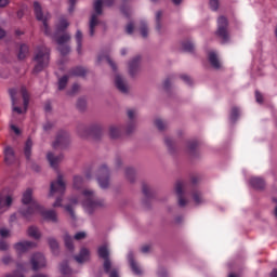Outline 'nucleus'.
<instances>
[{
    "label": "nucleus",
    "mask_w": 277,
    "mask_h": 277,
    "mask_svg": "<svg viewBox=\"0 0 277 277\" xmlns=\"http://www.w3.org/2000/svg\"><path fill=\"white\" fill-rule=\"evenodd\" d=\"M81 196V201L79 197H70L68 203L64 206V211L70 215V217H75V209H77L79 202L84 213H88V215H92L96 209L105 207V200L96 196V192L92 188H82Z\"/></svg>",
    "instance_id": "1"
},
{
    "label": "nucleus",
    "mask_w": 277,
    "mask_h": 277,
    "mask_svg": "<svg viewBox=\"0 0 277 277\" xmlns=\"http://www.w3.org/2000/svg\"><path fill=\"white\" fill-rule=\"evenodd\" d=\"M12 111L13 114H25L27 106L29 105V95L25 89L19 92L17 89H11L10 91Z\"/></svg>",
    "instance_id": "2"
},
{
    "label": "nucleus",
    "mask_w": 277,
    "mask_h": 277,
    "mask_svg": "<svg viewBox=\"0 0 277 277\" xmlns=\"http://www.w3.org/2000/svg\"><path fill=\"white\" fill-rule=\"evenodd\" d=\"M22 203L24 208L19 209V213L24 215V217H29V215H36L37 209L40 208V203L34 198V189L26 188L22 194Z\"/></svg>",
    "instance_id": "3"
},
{
    "label": "nucleus",
    "mask_w": 277,
    "mask_h": 277,
    "mask_svg": "<svg viewBox=\"0 0 277 277\" xmlns=\"http://www.w3.org/2000/svg\"><path fill=\"white\" fill-rule=\"evenodd\" d=\"M116 0H94L93 12L90 18V34L94 36V27L98 25V16H103L105 8H113Z\"/></svg>",
    "instance_id": "4"
},
{
    "label": "nucleus",
    "mask_w": 277,
    "mask_h": 277,
    "mask_svg": "<svg viewBox=\"0 0 277 277\" xmlns=\"http://www.w3.org/2000/svg\"><path fill=\"white\" fill-rule=\"evenodd\" d=\"M34 74L42 72V69L49 66V48L39 45L35 50Z\"/></svg>",
    "instance_id": "5"
},
{
    "label": "nucleus",
    "mask_w": 277,
    "mask_h": 277,
    "mask_svg": "<svg viewBox=\"0 0 277 277\" xmlns=\"http://www.w3.org/2000/svg\"><path fill=\"white\" fill-rule=\"evenodd\" d=\"M216 25V36H219L223 44L230 42V32L228 31V18H226V16L224 15L219 16Z\"/></svg>",
    "instance_id": "6"
},
{
    "label": "nucleus",
    "mask_w": 277,
    "mask_h": 277,
    "mask_svg": "<svg viewBox=\"0 0 277 277\" xmlns=\"http://www.w3.org/2000/svg\"><path fill=\"white\" fill-rule=\"evenodd\" d=\"M128 266L134 276H144V267L135 260V253L133 251L128 252L127 256Z\"/></svg>",
    "instance_id": "7"
},
{
    "label": "nucleus",
    "mask_w": 277,
    "mask_h": 277,
    "mask_svg": "<svg viewBox=\"0 0 277 277\" xmlns=\"http://www.w3.org/2000/svg\"><path fill=\"white\" fill-rule=\"evenodd\" d=\"M88 237V232H77L74 237L70 236V234L68 233H65L63 235V239H64V242H65V246L66 248H68V250H75V242H74V239L76 241H83V239H85Z\"/></svg>",
    "instance_id": "8"
},
{
    "label": "nucleus",
    "mask_w": 277,
    "mask_h": 277,
    "mask_svg": "<svg viewBox=\"0 0 277 277\" xmlns=\"http://www.w3.org/2000/svg\"><path fill=\"white\" fill-rule=\"evenodd\" d=\"M66 192V182L64 177L58 174L56 180L51 183L49 196L53 197L55 194H64Z\"/></svg>",
    "instance_id": "9"
},
{
    "label": "nucleus",
    "mask_w": 277,
    "mask_h": 277,
    "mask_svg": "<svg viewBox=\"0 0 277 277\" xmlns=\"http://www.w3.org/2000/svg\"><path fill=\"white\" fill-rule=\"evenodd\" d=\"M92 259V251L88 246H81L78 253L74 255V260L76 263H88Z\"/></svg>",
    "instance_id": "10"
},
{
    "label": "nucleus",
    "mask_w": 277,
    "mask_h": 277,
    "mask_svg": "<svg viewBox=\"0 0 277 277\" xmlns=\"http://www.w3.org/2000/svg\"><path fill=\"white\" fill-rule=\"evenodd\" d=\"M30 265L32 269H42V267H47V258L41 252L34 253L30 256Z\"/></svg>",
    "instance_id": "11"
},
{
    "label": "nucleus",
    "mask_w": 277,
    "mask_h": 277,
    "mask_svg": "<svg viewBox=\"0 0 277 277\" xmlns=\"http://www.w3.org/2000/svg\"><path fill=\"white\" fill-rule=\"evenodd\" d=\"M54 39L56 40L58 44V51L63 53V55H66L70 51V48H68V40H70V35L68 34H63V35H55Z\"/></svg>",
    "instance_id": "12"
},
{
    "label": "nucleus",
    "mask_w": 277,
    "mask_h": 277,
    "mask_svg": "<svg viewBox=\"0 0 277 277\" xmlns=\"http://www.w3.org/2000/svg\"><path fill=\"white\" fill-rule=\"evenodd\" d=\"M190 202L195 205V207H202V205H207V199L202 196V190L198 188H193L189 193Z\"/></svg>",
    "instance_id": "13"
},
{
    "label": "nucleus",
    "mask_w": 277,
    "mask_h": 277,
    "mask_svg": "<svg viewBox=\"0 0 277 277\" xmlns=\"http://www.w3.org/2000/svg\"><path fill=\"white\" fill-rule=\"evenodd\" d=\"M247 184L253 189H265V180L261 176L251 175L247 177Z\"/></svg>",
    "instance_id": "14"
},
{
    "label": "nucleus",
    "mask_w": 277,
    "mask_h": 277,
    "mask_svg": "<svg viewBox=\"0 0 277 277\" xmlns=\"http://www.w3.org/2000/svg\"><path fill=\"white\" fill-rule=\"evenodd\" d=\"M208 61L212 68H222V60L220 58V52H217V50L208 51Z\"/></svg>",
    "instance_id": "15"
},
{
    "label": "nucleus",
    "mask_w": 277,
    "mask_h": 277,
    "mask_svg": "<svg viewBox=\"0 0 277 277\" xmlns=\"http://www.w3.org/2000/svg\"><path fill=\"white\" fill-rule=\"evenodd\" d=\"M14 202V197L12 195L0 196V215H3L6 211H10V207Z\"/></svg>",
    "instance_id": "16"
},
{
    "label": "nucleus",
    "mask_w": 277,
    "mask_h": 277,
    "mask_svg": "<svg viewBox=\"0 0 277 277\" xmlns=\"http://www.w3.org/2000/svg\"><path fill=\"white\" fill-rule=\"evenodd\" d=\"M140 62H142L141 56H134L129 63H128V74L130 77H135L137 72H140Z\"/></svg>",
    "instance_id": "17"
},
{
    "label": "nucleus",
    "mask_w": 277,
    "mask_h": 277,
    "mask_svg": "<svg viewBox=\"0 0 277 277\" xmlns=\"http://www.w3.org/2000/svg\"><path fill=\"white\" fill-rule=\"evenodd\" d=\"M36 247V243L29 240H22L14 245V250L17 254H25L28 250Z\"/></svg>",
    "instance_id": "18"
},
{
    "label": "nucleus",
    "mask_w": 277,
    "mask_h": 277,
    "mask_svg": "<svg viewBox=\"0 0 277 277\" xmlns=\"http://www.w3.org/2000/svg\"><path fill=\"white\" fill-rule=\"evenodd\" d=\"M40 208L41 209L36 210V213L42 215V217L49 222H57V212H55V210H47L41 205Z\"/></svg>",
    "instance_id": "19"
},
{
    "label": "nucleus",
    "mask_w": 277,
    "mask_h": 277,
    "mask_svg": "<svg viewBox=\"0 0 277 277\" xmlns=\"http://www.w3.org/2000/svg\"><path fill=\"white\" fill-rule=\"evenodd\" d=\"M104 269L108 274V277H120V269L114 266V263H111V260H106L104 262Z\"/></svg>",
    "instance_id": "20"
},
{
    "label": "nucleus",
    "mask_w": 277,
    "mask_h": 277,
    "mask_svg": "<svg viewBox=\"0 0 277 277\" xmlns=\"http://www.w3.org/2000/svg\"><path fill=\"white\" fill-rule=\"evenodd\" d=\"M4 162L10 166L13 161H16V154H14V148L10 145L3 148Z\"/></svg>",
    "instance_id": "21"
},
{
    "label": "nucleus",
    "mask_w": 277,
    "mask_h": 277,
    "mask_svg": "<svg viewBox=\"0 0 277 277\" xmlns=\"http://www.w3.org/2000/svg\"><path fill=\"white\" fill-rule=\"evenodd\" d=\"M107 168H104L100 171L97 183L102 189H107V187H109V176H107Z\"/></svg>",
    "instance_id": "22"
},
{
    "label": "nucleus",
    "mask_w": 277,
    "mask_h": 277,
    "mask_svg": "<svg viewBox=\"0 0 277 277\" xmlns=\"http://www.w3.org/2000/svg\"><path fill=\"white\" fill-rule=\"evenodd\" d=\"M115 87L119 92H129V84L127 83V80L122 77V75L117 74L115 76Z\"/></svg>",
    "instance_id": "23"
},
{
    "label": "nucleus",
    "mask_w": 277,
    "mask_h": 277,
    "mask_svg": "<svg viewBox=\"0 0 277 277\" xmlns=\"http://www.w3.org/2000/svg\"><path fill=\"white\" fill-rule=\"evenodd\" d=\"M47 159L52 168H57L58 163L64 161V155H55V153L50 151L47 154Z\"/></svg>",
    "instance_id": "24"
},
{
    "label": "nucleus",
    "mask_w": 277,
    "mask_h": 277,
    "mask_svg": "<svg viewBox=\"0 0 277 277\" xmlns=\"http://www.w3.org/2000/svg\"><path fill=\"white\" fill-rule=\"evenodd\" d=\"M17 269L11 274H8L5 277H25V267H29V263L19 262L17 263Z\"/></svg>",
    "instance_id": "25"
},
{
    "label": "nucleus",
    "mask_w": 277,
    "mask_h": 277,
    "mask_svg": "<svg viewBox=\"0 0 277 277\" xmlns=\"http://www.w3.org/2000/svg\"><path fill=\"white\" fill-rule=\"evenodd\" d=\"M97 254L101 259H104V263H105V261H110L109 260V243L101 245L97 249Z\"/></svg>",
    "instance_id": "26"
},
{
    "label": "nucleus",
    "mask_w": 277,
    "mask_h": 277,
    "mask_svg": "<svg viewBox=\"0 0 277 277\" xmlns=\"http://www.w3.org/2000/svg\"><path fill=\"white\" fill-rule=\"evenodd\" d=\"M85 179H88V175H75L72 180V187L77 192L83 187V183H85Z\"/></svg>",
    "instance_id": "27"
},
{
    "label": "nucleus",
    "mask_w": 277,
    "mask_h": 277,
    "mask_svg": "<svg viewBox=\"0 0 277 277\" xmlns=\"http://www.w3.org/2000/svg\"><path fill=\"white\" fill-rule=\"evenodd\" d=\"M34 8H35V14L38 18V21H42L44 27H47V17L44 16V14L42 13V6L40 5V3L35 2L34 3Z\"/></svg>",
    "instance_id": "28"
},
{
    "label": "nucleus",
    "mask_w": 277,
    "mask_h": 277,
    "mask_svg": "<svg viewBox=\"0 0 277 277\" xmlns=\"http://www.w3.org/2000/svg\"><path fill=\"white\" fill-rule=\"evenodd\" d=\"M240 117H241V108L237 106L232 107L229 113L230 122H237V120H239Z\"/></svg>",
    "instance_id": "29"
},
{
    "label": "nucleus",
    "mask_w": 277,
    "mask_h": 277,
    "mask_svg": "<svg viewBox=\"0 0 277 277\" xmlns=\"http://www.w3.org/2000/svg\"><path fill=\"white\" fill-rule=\"evenodd\" d=\"M28 237H31L32 239H40L42 237V234L40 233V229L36 226H30L27 229Z\"/></svg>",
    "instance_id": "30"
},
{
    "label": "nucleus",
    "mask_w": 277,
    "mask_h": 277,
    "mask_svg": "<svg viewBox=\"0 0 277 277\" xmlns=\"http://www.w3.org/2000/svg\"><path fill=\"white\" fill-rule=\"evenodd\" d=\"M138 31H140L141 36H143V38H146V36H148V34H149L148 22L141 21L138 24Z\"/></svg>",
    "instance_id": "31"
},
{
    "label": "nucleus",
    "mask_w": 277,
    "mask_h": 277,
    "mask_svg": "<svg viewBox=\"0 0 277 277\" xmlns=\"http://www.w3.org/2000/svg\"><path fill=\"white\" fill-rule=\"evenodd\" d=\"M175 196H183L185 195V183L176 182L174 185Z\"/></svg>",
    "instance_id": "32"
},
{
    "label": "nucleus",
    "mask_w": 277,
    "mask_h": 277,
    "mask_svg": "<svg viewBox=\"0 0 277 277\" xmlns=\"http://www.w3.org/2000/svg\"><path fill=\"white\" fill-rule=\"evenodd\" d=\"M154 124L156 129H158L159 131H163L164 129L168 128V121L161 118L155 119Z\"/></svg>",
    "instance_id": "33"
},
{
    "label": "nucleus",
    "mask_w": 277,
    "mask_h": 277,
    "mask_svg": "<svg viewBox=\"0 0 277 277\" xmlns=\"http://www.w3.org/2000/svg\"><path fill=\"white\" fill-rule=\"evenodd\" d=\"M32 146H34V142H31V140H27L24 146V155L26 159H29V157H31Z\"/></svg>",
    "instance_id": "34"
},
{
    "label": "nucleus",
    "mask_w": 277,
    "mask_h": 277,
    "mask_svg": "<svg viewBox=\"0 0 277 277\" xmlns=\"http://www.w3.org/2000/svg\"><path fill=\"white\" fill-rule=\"evenodd\" d=\"M194 47H196V43L192 39H185L182 42V48L184 51H194Z\"/></svg>",
    "instance_id": "35"
},
{
    "label": "nucleus",
    "mask_w": 277,
    "mask_h": 277,
    "mask_svg": "<svg viewBox=\"0 0 277 277\" xmlns=\"http://www.w3.org/2000/svg\"><path fill=\"white\" fill-rule=\"evenodd\" d=\"M161 18H163V11H156L155 22L157 31H161Z\"/></svg>",
    "instance_id": "36"
},
{
    "label": "nucleus",
    "mask_w": 277,
    "mask_h": 277,
    "mask_svg": "<svg viewBox=\"0 0 277 277\" xmlns=\"http://www.w3.org/2000/svg\"><path fill=\"white\" fill-rule=\"evenodd\" d=\"M179 207H187L189 205V198H187V195H179L176 197Z\"/></svg>",
    "instance_id": "37"
},
{
    "label": "nucleus",
    "mask_w": 277,
    "mask_h": 277,
    "mask_svg": "<svg viewBox=\"0 0 277 277\" xmlns=\"http://www.w3.org/2000/svg\"><path fill=\"white\" fill-rule=\"evenodd\" d=\"M28 53H29V47H27V44H22L19 47L18 58L25 60Z\"/></svg>",
    "instance_id": "38"
},
{
    "label": "nucleus",
    "mask_w": 277,
    "mask_h": 277,
    "mask_svg": "<svg viewBox=\"0 0 277 277\" xmlns=\"http://www.w3.org/2000/svg\"><path fill=\"white\" fill-rule=\"evenodd\" d=\"M141 254H150L153 252V245L150 243H143L140 247Z\"/></svg>",
    "instance_id": "39"
},
{
    "label": "nucleus",
    "mask_w": 277,
    "mask_h": 277,
    "mask_svg": "<svg viewBox=\"0 0 277 277\" xmlns=\"http://www.w3.org/2000/svg\"><path fill=\"white\" fill-rule=\"evenodd\" d=\"M48 243H49L52 252L55 254V252H57V249L60 248V243L57 242V240L53 237H50L48 239Z\"/></svg>",
    "instance_id": "40"
},
{
    "label": "nucleus",
    "mask_w": 277,
    "mask_h": 277,
    "mask_svg": "<svg viewBox=\"0 0 277 277\" xmlns=\"http://www.w3.org/2000/svg\"><path fill=\"white\" fill-rule=\"evenodd\" d=\"M110 137H118L120 135V126L113 124L108 129Z\"/></svg>",
    "instance_id": "41"
},
{
    "label": "nucleus",
    "mask_w": 277,
    "mask_h": 277,
    "mask_svg": "<svg viewBox=\"0 0 277 277\" xmlns=\"http://www.w3.org/2000/svg\"><path fill=\"white\" fill-rule=\"evenodd\" d=\"M68 25H70V23H68V19H66V17L61 18L57 24L58 31H64V29H66Z\"/></svg>",
    "instance_id": "42"
},
{
    "label": "nucleus",
    "mask_w": 277,
    "mask_h": 277,
    "mask_svg": "<svg viewBox=\"0 0 277 277\" xmlns=\"http://www.w3.org/2000/svg\"><path fill=\"white\" fill-rule=\"evenodd\" d=\"M83 39V34L80 30L76 32L77 52L81 53V40Z\"/></svg>",
    "instance_id": "43"
},
{
    "label": "nucleus",
    "mask_w": 277,
    "mask_h": 277,
    "mask_svg": "<svg viewBox=\"0 0 277 277\" xmlns=\"http://www.w3.org/2000/svg\"><path fill=\"white\" fill-rule=\"evenodd\" d=\"M60 272L61 274H70V268H68L67 262H63L60 264Z\"/></svg>",
    "instance_id": "44"
},
{
    "label": "nucleus",
    "mask_w": 277,
    "mask_h": 277,
    "mask_svg": "<svg viewBox=\"0 0 277 277\" xmlns=\"http://www.w3.org/2000/svg\"><path fill=\"white\" fill-rule=\"evenodd\" d=\"M68 83V76H64L58 80V90H64Z\"/></svg>",
    "instance_id": "45"
},
{
    "label": "nucleus",
    "mask_w": 277,
    "mask_h": 277,
    "mask_svg": "<svg viewBox=\"0 0 277 277\" xmlns=\"http://www.w3.org/2000/svg\"><path fill=\"white\" fill-rule=\"evenodd\" d=\"M209 5L210 9L213 10V12H215L220 8V0H210Z\"/></svg>",
    "instance_id": "46"
},
{
    "label": "nucleus",
    "mask_w": 277,
    "mask_h": 277,
    "mask_svg": "<svg viewBox=\"0 0 277 277\" xmlns=\"http://www.w3.org/2000/svg\"><path fill=\"white\" fill-rule=\"evenodd\" d=\"M10 235H11L10 229H8L5 227L0 228V237L6 238V237H10Z\"/></svg>",
    "instance_id": "47"
},
{
    "label": "nucleus",
    "mask_w": 277,
    "mask_h": 277,
    "mask_svg": "<svg viewBox=\"0 0 277 277\" xmlns=\"http://www.w3.org/2000/svg\"><path fill=\"white\" fill-rule=\"evenodd\" d=\"M135 24L133 22H130L126 27V31L127 34H133V31H135Z\"/></svg>",
    "instance_id": "48"
},
{
    "label": "nucleus",
    "mask_w": 277,
    "mask_h": 277,
    "mask_svg": "<svg viewBox=\"0 0 277 277\" xmlns=\"http://www.w3.org/2000/svg\"><path fill=\"white\" fill-rule=\"evenodd\" d=\"M128 118H130V120H133L134 118H137V110L136 109H128Z\"/></svg>",
    "instance_id": "49"
},
{
    "label": "nucleus",
    "mask_w": 277,
    "mask_h": 277,
    "mask_svg": "<svg viewBox=\"0 0 277 277\" xmlns=\"http://www.w3.org/2000/svg\"><path fill=\"white\" fill-rule=\"evenodd\" d=\"M157 276H159V277L168 276V269L166 267H159L157 269Z\"/></svg>",
    "instance_id": "50"
},
{
    "label": "nucleus",
    "mask_w": 277,
    "mask_h": 277,
    "mask_svg": "<svg viewBox=\"0 0 277 277\" xmlns=\"http://www.w3.org/2000/svg\"><path fill=\"white\" fill-rule=\"evenodd\" d=\"M72 74L77 75L78 77H81V76L85 75V69L82 67H78V68L74 69Z\"/></svg>",
    "instance_id": "51"
},
{
    "label": "nucleus",
    "mask_w": 277,
    "mask_h": 277,
    "mask_svg": "<svg viewBox=\"0 0 277 277\" xmlns=\"http://www.w3.org/2000/svg\"><path fill=\"white\" fill-rule=\"evenodd\" d=\"M63 202L64 199L62 197L56 198V200L53 203L54 209H57V207H64Z\"/></svg>",
    "instance_id": "52"
},
{
    "label": "nucleus",
    "mask_w": 277,
    "mask_h": 277,
    "mask_svg": "<svg viewBox=\"0 0 277 277\" xmlns=\"http://www.w3.org/2000/svg\"><path fill=\"white\" fill-rule=\"evenodd\" d=\"M10 129L16 135H18L21 133V128L16 127L14 123L10 124Z\"/></svg>",
    "instance_id": "53"
},
{
    "label": "nucleus",
    "mask_w": 277,
    "mask_h": 277,
    "mask_svg": "<svg viewBox=\"0 0 277 277\" xmlns=\"http://www.w3.org/2000/svg\"><path fill=\"white\" fill-rule=\"evenodd\" d=\"M53 123L51 121H47L45 123H43V130L44 131H49L50 129H52Z\"/></svg>",
    "instance_id": "54"
},
{
    "label": "nucleus",
    "mask_w": 277,
    "mask_h": 277,
    "mask_svg": "<svg viewBox=\"0 0 277 277\" xmlns=\"http://www.w3.org/2000/svg\"><path fill=\"white\" fill-rule=\"evenodd\" d=\"M255 101L256 103H263V94L255 92Z\"/></svg>",
    "instance_id": "55"
},
{
    "label": "nucleus",
    "mask_w": 277,
    "mask_h": 277,
    "mask_svg": "<svg viewBox=\"0 0 277 277\" xmlns=\"http://www.w3.org/2000/svg\"><path fill=\"white\" fill-rule=\"evenodd\" d=\"M135 129V123L133 122H130L128 126H127V131L128 133H131V131H133Z\"/></svg>",
    "instance_id": "56"
},
{
    "label": "nucleus",
    "mask_w": 277,
    "mask_h": 277,
    "mask_svg": "<svg viewBox=\"0 0 277 277\" xmlns=\"http://www.w3.org/2000/svg\"><path fill=\"white\" fill-rule=\"evenodd\" d=\"M103 60H109V58H108L107 55H105V54H100V55L97 56V62H98V64H101V62H103Z\"/></svg>",
    "instance_id": "57"
},
{
    "label": "nucleus",
    "mask_w": 277,
    "mask_h": 277,
    "mask_svg": "<svg viewBox=\"0 0 277 277\" xmlns=\"http://www.w3.org/2000/svg\"><path fill=\"white\" fill-rule=\"evenodd\" d=\"M10 4V0H0V8H5Z\"/></svg>",
    "instance_id": "58"
},
{
    "label": "nucleus",
    "mask_w": 277,
    "mask_h": 277,
    "mask_svg": "<svg viewBox=\"0 0 277 277\" xmlns=\"http://www.w3.org/2000/svg\"><path fill=\"white\" fill-rule=\"evenodd\" d=\"M0 250H8V242L0 241Z\"/></svg>",
    "instance_id": "59"
},
{
    "label": "nucleus",
    "mask_w": 277,
    "mask_h": 277,
    "mask_svg": "<svg viewBox=\"0 0 277 277\" xmlns=\"http://www.w3.org/2000/svg\"><path fill=\"white\" fill-rule=\"evenodd\" d=\"M182 79H183L184 81H186V83H189V81H190V78H189V76H187V75H183V76H182Z\"/></svg>",
    "instance_id": "60"
},
{
    "label": "nucleus",
    "mask_w": 277,
    "mask_h": 277,
    "mask_svg": "<svg viewBox=\"0 0 277 277\" xmlns=\"http://www.w3.org/2000/svg\"><path fill=\"white\" fill-rule=\"evenodd\" d=\"M77 90H79V84H74L71 88V93L77 92Z\"/></svg>",
    "instance_id": "61"
},
{
    "label": "nucleus",
    "mask_w": 277,
    "mask_h": 277,
    "mask_svg": "<svg viewBox=\"0 0 277 277\" xmlns=\"http://www.w3.org/2000/svg\"><path fill=\"white\" fill-rule=\"evenodd\" d=\"M269 277H277V269H273Z\"/></svg>",
    "instance_id": "62"
},
{
    "label": "nucleus",
    "mask_w": 277,
    "mask_h": 277,
    "mask_svg": "<svg viewBox=\"0 0 277 277\" xmlns=\"http://www.w3.org/2000/svg\"><path fill=\"white\" fill-rule=\"evenodd\" d=\"M17 18H23V10L17 11Z\"/></svg>",
    "instance_id": "63"
},
{
    "label": "nucleus",
    "mask_w": 277,
    "mask_h": 277,
    "mask_svg": "<svg viewBox=\"0 0 277 277\" xmlns=\"http://www.w3.org/2000/svg\"><path fill=\"white\" fill-rule=\"evenodd\" d=\"M32 277H47V275L39 273V274L34 275Z\"/></svg>",
    "instance_id": "64"
}]
</instances>
